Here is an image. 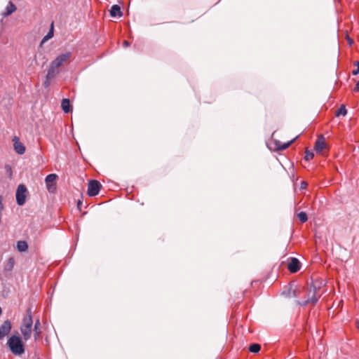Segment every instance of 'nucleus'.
<instances>
[{
    "instance_id": "obj_1",
    "label": "nucleus",
    "mask_w": 359,
    "mask_h": 359,
    "mask_svg": "<svg viewBox=\"0 0 359 359\" xmlns=\"http://www.w3.org/2000/svg\"><path fill=\"white\" fill-rule=\"evenodd\" d=\"M33 320L32 316V309L27 310L26 316L23 318L20 325V332L25 341L31 338L32 332Z\"/></svg>"
},
{
    "instance_id": "obj_2",
    "label": "nucleus",
    "mask_w": 359,
    "mask_h": 359,
    "mask_svg": "<svg viewBox=\"0 0 359 359\" xmlns=\"http://www.w3.org/2000/svg\"><path fill=\"white\" fill-rule=\"evenodd\" d=\"M7 344L13 354L21 355L25 353V347L21 338L12 335L8 339Z\"/></svg>"
},
{
    "instance_id": "obj_3",
    "label": "nucleus",
    "mask_w": 359,
    "mask_h": 359,
    "mask_svg": "<svg viewBox=\"0 0 359 359\" xmlns=\"http://www.w3.org/2000/svg\"><path fill=\"white\" fill-rule=\"evenodd\" d=\"M320 297V295H317V287L312 285L309 288L307 299L304 302H298L297 304L303 306L310 303L314 305L318 302Z\"/></svg>"
},
{
    "instance_id": "obj_4",
    "label": "nucleus",
    "mask_w": 359,
    "mask_h": 359,
    "mask_svg": "<svg viewBox=\"0 0 359 359\" xmlns=\"http://www.w3.org/2000/svg\"><path fill=\"white\" fill-rule=\"evenodd\" d=\"M27 187L24 184L18 185L16 191V201L18 205H23L26 201Z\"/></svg>"
},
{
    "instance_id": "obj_5",
    "label": "nucleus",
    "mask_w": 359,
    "mask_h": 359,
    "mask_svg": "<svg viewBox=\"0 0 359 359\" xmlns=\"http://www.w3.org/2000/svg\"><path fill=\"white\" fill-rule=\"evenodd\" d=\"M57 175L56 174H49L45 179L46 188L50 193H54L56 191V180Z\"/></svg>"
},
{
    "instance_id": "obj_6",
    "label": "nucleus",
    "mask_w": 359,
    "mask_h": 359,
    "mask_svg": "<svg viewBox=\"0 0 359 359\" xmlns=\"http://www.w3.org/2000/svg\"><path fill=\"white\" fill-rule=\"evenodd\" d=\"M101 184L97 180H90L88 184V194L90 196H95L99 194Z\"/></svg>"
},
{
    "instance_id": "obj_7",
    "label": "nucleus",
    "mask_w": 359,
    "mask_h": 359,
    "mask_svg": "<svg viewBox=\"0 0 359 359\" xmlns=\"http://www.w3.org/2000/svg\"><path fill=\"white\" fill-rule=\"evenodd\" d=\"M71 55L72 53L70 52H67L65 53L60 54L54 60H53L50 64L58 69L62 65L64 62H65L70 58Z\"/></svg>"
},
{
    "instance_id": "obj_8",
    "label": "nucleus",
    "mask_w": 359,
    "mask_h": 359,
    "mask_svg": "<svg viewBox=\"0 0 359 359\" xmlns=\"http://www.w3.org/2000/svg\"><path fill=\"white\" fill-rule=\"evenodd\" d=\"M13 147L15 152L20 155L24 154L25 152V147L20 142V139L17 136H14L12 139Z\"/></svg>"
},
{
    "instance_id": "obj_9",
    "label": "nucleus",
    "mask_w": 359,
    "mask_h": 359,
    "mask_svg": "<svg viewBox=\"0 0 359 359\" xmlns=\"http://www.w3.org/2000/svg\"><path fill=\"white\" fill-rule=\"evenodd\" d=\"M12 328L11 323L7 320L0 326V339H4L9 334Z\"/></svg>"
},
{
    "instance_id": "obj_10",
    "label": "nucleus",
    "mask_w": 359,
    "mask_h": 359,
    "mask_svg": "<svg viewBox=\"0 0 359 359\" xmlns=\"http://www.w3.org/2000/svg\"><path fill=\"white\" fill-rule=\"evenodd\" d=\"M287 269L291 273H296L300 269V262L294 257L291 259V261L287 264Z\"/></svg>"
},
{
    "instance_id": "obj_11",
    "label": "nucleus",
    "mask_w": 359,
    "mask_h": 359,
    "mask_svg": "<svg viewBox=\"0 0 359 359\" xmlns=\"http://www.w3.org/2000/svg\"><path fill=\"white\" fill-rule=\"evenodd\" d=\"M314 148L317 153H321L323 151L325 148V143L323 137L316 140Z\"/></svg>"
},
{
    "instance_id": "obj_12",
    "label": "nucleus",
    "mask_w": 359,
    "mask_h": 359,
    "mask_svg": "<svg viewBox=\"0 0 359 359\" xmlns=\"http://www.w3.org/2000/svg\"><path fill=\"white\" fill-rule=\"evenodd\" d=\"M297 138V137H294L292 140L287 142V143H284V144H282L279 141H276L275 144H276V149L278 150H280V151H283V150L286 149L287 148H288L296 140Z\"/></svg>"
},
{
    "instance_id": "obj_13",
    "label": "nucleus",
    "mask_w": 359,
    "mask_h": 359,
    "mask_svg": "<svg viewBox=\"0 0 359 359\" xmlns=\"http://www.w3.org/2000/svg\"><path fill=\"white\" fill-rule=\"evenodd\" d=\"M17 10L16 6L12 2L9 1L7 6L6 7V11L3 13L4 17H7L11 15L13 12Z\"/></svg>"
},
{
    "instance_id": "obj_14",
    "label": "nucleus",
    "mask_w": 359,
    "mask_h": 359,
    "mask_svg": "<svg viewBox=\"0 0 359 359\" xmlns=\"http://www.w3.org/2000/svg\"><path fill=\"white\" fill-rule=\"evenodd\" d=\"M110 15L111 17H121L123 13L121 11V8L118 5H113L110 9Z\"/></svg>"
},
{
    "instance_id": "obj_15",
    "label": "nucleus",
    "mask_w": 359,
    "mask_h": 359,
    "mask_svg": "<svg viewBox=\"0 0 359 359\" xmlns=\"http://www.w3.org/2000/svg\"><path fill=\"white\" fill-rule=\"evenodd\" d=\"M41 324L39 320H36L34 323V339L38 340L40 338L41 330Z\"/></svg>"
},
{
    "instance_id": "obj_16",
    "label": "nucleus",
    "mask_w": 359,
    "mask_h": 359,
    "mask_svg": "<svg viewBox=\"0 0 359 359\" xmlns=\"http://www.w3.org/2000/svg\"><path fill=\"white\" fill-rule=\"evenodd\" d=\"M58 73L57 68L50 64L46 74L48 79H53Z\"/></svg>"
},
{
    "instance_id": "obj_17",
    "label": "nucleus",
    "mask_w": 359,
    "mask_h": 359,
    "mask_svg": "<svg viewBox=\"0 0 359 359\" xmlns=\"http://www.w3.org/2000/svg\"><path fill=\"white\" fill-rule=\"evenodd\" d=\"M70 102L69 99L64 98L61 102V107L65 113H69L70 111Z\"/></svg>"
},
{
    "instance_id": "obj_18",
    "label": "nucleus",
    "mask_w": 359,
    "mask_h": 359,
    "mask_svg": "<svg viewBox=\"0 0 359 359\" xmlns=\"http://www.w3.org/2000/svg\"><path fill=\"white\" fill-rule=\"evenodd\" d=\"M17 249L18 251L23 252L27 250L28 245L25 241H19L17 243Z\"/></svg>"
},
{
    "instance_id": "obj_19",
    "label": "nucleus",
    "mask_w": 359,
    "mask_h": 359,
    "mask_svg": "<svg viewBox=\"0 0 359 359\" xmlns=\"http://www.w3.org/2000/svg\"><path fill=\"white\" fill-rule=\"evenodd\" d=\"M53 32H54V24L53 22L50 25V27L49 29V32L47 33V34L43 38L42 43H44L47 41L48 40L50 39L53 36Z\"/></svg>"
},
{
    "instance_id": "obj_20",
    "label": "nucleus",
    "mask_w": 359,
    "mask_h": 359,
    "mask_svg": "<svg viewBox=\"0 0 359 359\" xmlns=\"http://www.w3.org/2000/svg\"><path fill=\"white\" fill-rule=\"evenodd\" d=\"M14 264H15L14 258L10 257L4 266V270L7 271H12L14 267Z\"/></svg>"
},
{
    "instance_id": "obj_21",
    "label": "nucleus",
    "mask_w": 359,
    "mask_h": 359,
    "mask_svg": "<svg viewBox=\"0 0 359 359\" xmlns=\"http://www.w3.org/2000/svg\"><path fill=\"white\" fill-rule=\"evenodd\" d=\"M261 346L258 344H253L249 347V351L252 353H258L260 351Z\"/></svg>"
},
{
    "instance_id": "obj_22",
    "label": "nucleus",
    "mask_w": 359,
    "mask_h": 359,
    "mask_svg": "<svg viewBox=\"0 0 359 359\" xmlns=\"http://www.w3.org/2000/svg\"><path fill=\"white\" fill-rule=\"evenodd\" d=\"M298 219L301 222L304 223L307 221L308 217L305 212H300L297 214Z\"/></svg>"
},
{
    "instance_id": "obj_23",
    "label": "nucleus",
    "mask_w": 359,
    "mask_h": 359,
    "mask_svg": "<svg viewBox=\"0 0 359 359\" xmlns=\"http://www.w3.org/2000/svg\"><path fill=\"white\" fill-rule=\"evenodd\" d=\"M347 113L346 109L344 105H341L336 111V116H339L340 115L345 116Z\"/></svg>"
},
{
    "instance_id": "obj_24",
    "label": "nucleus",
    "mask_w": 359,
    "mask_h": 359,
    "mask_svg": "<svg viewBox=\"0 0 359 359\" xmlns=\"http://www.w3.org/2000/svg\"><path fill=\"white\" fill-rule=\"evenodd\" d=\"M314 156V154L312 151H306V155H305V160L306 161H310L311 160Z\"/></svg>"
},
{
    "instance_id": "obj_25",
    "label": "nucleus",
    "mask_w": 359,
    "mask_h": 359,
    "mask_svg": "<svg viewBox=\"0 0 359 359\" xmlns=\"http://www.w3.org/2000/svg\"><path fill=\"white\" fill-rule=\"evenodd\" d=\"M5 170H6V172L7 173V175L9 176L10 178L12 177V175H13V171H12V168L10 165H5Z\"/></svg>"
},
{
    "instance_id": "obj_26",
    "label": "nucleus",
    "mask_w": 359,
    "mask_h": 359,
    "mask_svg": "<svg viewBox=\"0 0 359 359\" xmlns=\"http://www.w3.org/2000/svg\"><path fill=\"white\" fill-rule=\"evenodd\" d=\"M355 65L357 67L356 69L353 70L352 74L357 75L359 74V61L355 62Z\"/></svg>"
},
{
    "instance_id": "obj_27",
    "label": "nucleus",
    "mask_w": 359,
    "mask_h": 359,
    "mask_svg": "<svg viewBox=\"0 0 359 359\" xmlns=\"http://www.w3.org/2000/svg\"><path fill=\"white\" fill-rule=\"evenodd\" d=\"M51 79H48V77L46 76V81L43 82V86L45 88H48L50 86V81Z\"/></svg>"
},
{
    "instance_id": "obj_28",
    "label": "nucleus",
    "mask_w": 359,
    "mask_h": 359,
    "mask_svg": "<svg viewBox=\"0 0 359 359\" xmlns=\"http://www.w3.org/2000/svg\"><path fill=\"white\" fill-rule=\"evenodd\" d=\"M4 210L3 198L0 196V212Z\"/></svg>"
},
{
    "instance_id": "obj_29",
    "label": "nucleus",
    "mask_w": 359,
    "mask_h": 359,
    "mask_svg": "<svg viewBox=\"0 0 359 359\" xmlns=\"http://www.w3.org/2000/svg\"><path fill=\"white\" fill-rule=\"evenodd\" d=\"M307 187V183L304 181L302 182L300 188L302 189H306Z\"/></svg>"
},
{
    "instance_id": "obj_30",
    "label": "nucleus",
    "mask_w": 359,
    "mask_h": 359,
    "mask_svg": "<svg viewBox=\"0 0 359 359\" xmlns=\"http://www.w3.org/2000/svg\"><path fill=\"white\" fill-rule=\"evenodd\" d=\"M355 92H359V81L357 82L356 86L354 88Z\"/></svg>"
},
{
    "instance_id": "obj_31",
    "label": "nucleus",
    "mask_w": 359,
    "mask_h": 359,
    "mask_svg": "<svg viewBox=\"0 0 359 359\" xmlns=\"http://www.w3.org/2000/svg\"><path fill=\"white\" fill-rule=\"evenodd\" d=\"M123 46L124 47H128L129 46V43L127 41H123Z\"/></svg>"
},
{
    "instance_id": "obj_32",
    "label": "nucleus",
    "mask_w": 359,
    "mask_h": 359,
    "mask_svg": "<svg viewBox=\"0 0 359 359\" xmlns=\"http://www.w3.org/2000/svg\"><path fill=\"white\" fill-rule=\"evenodd\" d=\"M356 327H357L358 329H359V322L356 323Z\"/></svg>"
},
{
    "instance_id": "obj_33",
    "label": "nucleus",
    "mask_w": 359,
    "mask_h": 359,
    "mask_svg": "<svg viewBox=\"0 0 359 359\" xmlns=\"http://www.w3.org/2000/svg\"><path fill=\"white\" fill-rule=\"evenodd\" d=\"M297 295H298V294H296V292H295V291H294L293 296H294V297H297Z\"/></svg>"
},
{
    "instance_id": "obj_34",
    "label": "nucleus",
    "mask_w": 359,
    "mask_h": 359,
    "mask_svg": "<svg viewBox=\"0 0 359 359\" xmlns=\"http://www.w3.org/2000/svg\"><path fill=\"white\" fill-rule=\"evenodd\" d=\"M348 43H349L350 44H351V43H353V41H352V40H350V41H348Z\"/></svg>"
},
{
    "instance_id": "obj_35",
    "label": "nucleus",
    "mask_w": 359,
    "mask_h": 359,
    "mask_svg": "<svg viewBox=\"0 0 359 359\" xmlns=\"http://www.w3.org/2000/svg\"><path fill=\"white\" fill-rule=\"evenodd\" d=\"M1 312H2V310H1V308L0 307V315L1 314Z\"/></svg>"
},
{
    "instance_id": "obj_36",
    "label": "nucleus",
    "mask_w": 359,
    "mask_h": 359,
    "mask_svg": "<svg viewBox=\"0 0 359 359\" xmlns=\"http://www.w3.org/2000/svg\"><path fill=\"white\" fill-rule=\"evenodd\" d=\"M81 203V202H80V201H79V202L78 203V206H79V205H80Z\"/></svg>"
},
{
    "instance_id": "obj_37",
    "label": "nucleus",
    "mask_w": 359,
    "mask_h": 359,
    "mask_svg": "<svg viewBox=\"0 0 359 359\" xmlns=\"http://www.w3.org/2000/svg\"><path fill=\"white\" fill-rule=\"evenodd\" d=\"M37 359H39V358H37Z\"/></svg>"
}]
</instances>
